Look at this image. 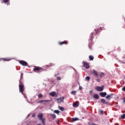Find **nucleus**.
<instances>
[{"instance_id": "9", "label": "nucleus", "mask_w": 125, "mask_h": 125, "mask_svg": "<svg viewBox=\"0 0 125 125\" xmlns=\"http://www.w3.org/2000/svg\"><path fill=\"white\" fill-rule=\"evenodd\" d=\"M67 43H68V41H67L59 42V44L60 45H62V44H67Z\"/></svg>"}, {"instance_id": "19", "label": "nucleus", "mask_w": 125, "mask_h": 125, "mask_svg": "<svg viewBox=\"0 0 125 125\" xmlns=\"http://www.w3.org/2000/svg\"><path fill=\"white\" fill-rule=\"evenodd\" d=\"M42 116H43L42 113H40L38 115V118L39 119H40V120H41L42 119Z\"/></svg>"}, {"instance_id": "37", "label": "nucleus", "mask_w": 125, "mask_h": 125, "mask_svg": "<svg viewBox=\"0 0 125 125\" xmlns=\"http://www.w3.org/2000/svg\"><path fill=\"white\" fill-rule=\"evenodd\" d=\"M122 90H123V91H125V87L122 88Z\"/></svg>"}, {"instance_id": "36", "label": "nucleus", "mask_w": 125, "mask_h": 125, "mask_svg": "<svg viewBox=\"0 0 125 125\" xmlns=\"http://www.w3.org/2000/svg\"><path fill=\"white\" fill-rule=\"evenodd\" d=\"M89 125H96L95 124L93 123H91L90 124H89Z\"/></svg>"}, {"instance_id": "17", "label": "nucleus", "mask_w": 125, "mask_h": 125, "mask_svg": "<svg viewBox=\"0 0 125 125\" xmlns=\"http://www.w3.org/2000/svg\"><path fill=\"white\" fill-rule=\"evenodd\" d=\"M3 2L7 4V5H9L10 3H9V0H3Z\"/></svg>"}, {"instance_id": "11", "label": "nucleus", "mask_w": 125, "mask_h": 125, "mask_svg": "<svg viewBox=\"0 0 125 125\" xmlns=\"http://www.w3.org/2000/svg\"><path fill=\"white\" fill-rule=\"evenodd\" d=\"M104 76H105V74L103 72H100L98 73V77H99V78L101 79H102Z\"/></svg>"}, {"instance_id": "22", "label": "nucleus", "mask_w": 125, "mask_h": 125, "mask_svg": "<svg viewBox=\"0 0 125 125\" xmlns=\"http://www.w3.org/2000/svg\"><path fill=\"white\" fill-rule=\"evenodd\" d=\"M79 119L78 118H72V122H76L77 121H79Z\"/></svg>"}, {"instance_id": "40", "label": "nucleus", "mask_w": 125, "mask_h": 125, "mask_svg": "<svg viewBox=\"0 0 125 125\" xmlns=\"http://www.w3.org/2000/svg\"><path fill=\"white\" fill-rule=\"evenodd\" d=\"M89 48H90V49H91V47H90V46H89Z\"/></svg>"}, {"instance_id": "34", "label": "nucleus", "mask_w": 125, "mask_h": 125, "mask_svg": "<svg viewBox=\"0 0 125 125\" xmlns=\"http://www.w3.org/2000/svg\"><path fill=\"white\" fill-rule=\"evenodd\" d=\"M57 80H58L59 81H60L61 80V78L60 77H57Z\"/></svg>"}, {"instance_id": "26", "label": "nucleus", "mask_w": 125, "mask_h": 125, "mask_svg": "<svg viewBox=\"0 0 125 125\" xmlns=\"http://www.w3.org/2000/svg\"><path fill=\"white\" fill-rule=\"evenodd\" d=\"M38 98H42V94L40 93L38 95Z\"/></svg>"}, {"instance_id": "21", "label": "nucleus", "mask_w": 125, "mask_h": 125, "mask_svg": "<svg viewBox=\"0 0 125 125\" xmlns=\"http://www.w3.org/2000/svg\"><path fill=\"white\" fill-rule=\"evenodd\" d=\"M40 120H42V124L43 125H45V119H44V118H42V119Z\"/></svg>"}, {"instance_id": "39", "label": "nucleus", "mask_w": 125, "mask_h": 125, "mask_svg": "<svg viewBox=\"0 0 125 125\" xmlns=\"http://www.w3.org/2000/svg\"><path fill=\"white\" fill-rule=\"evenodd\" d=\"M123 102H125V98H124Z\"/></svg>"}, {"instance_id": "24", "label": "nucleus", "mask_w": 125, "mask_h": 125, "mask_svg": "<svg viewBox=\"0 0 125 125\" xmlns=\"http://www.w3.org/2000/svg\"><path fill=\"white\" fill-rule=\"evenodd\" d=\"M89 59L90 60H91V61H92L93 60V59H94V57H93V56H89Z\"/></svg>"}, {"instance_id": "16", "label": "nucleus", "mask_w": 125, "mask_h": 125, "mask_svg": "<svg viewBox=\"0 0 125 125\" xmlns=\"http://www.w3.org/2000/svg\"><path fill=\"white\" fill-rule=\"evenodd\" d=\"M114 94H111L110 95H107V96L106 97V99H108V100H110L111 99L110 97L111 96H112Z\"/></svg>"}, {"instance_id": "10", "label": "nucleus", "mask_w": 125, "mask_h": 125, "mask_svg": "<svg viewBox=\"0 0 125 125\" xmlns=\"http://www.w3.org/2000/svg\"><path fill=\"white\" fill-rule=\"evenodd\" d=\"M67 43H68V41H67L59 42V44L60 45H62V44H67Z\"/></svg>"}, {"instance_id": "28", "label": "nucleus", "mask_w": 125, "mask_h": 125, "mask_svg": "<svg viewBox=\"0 0 125 125\" xmlns=\"http://www.w3.org/2000/svg\"><path fill=\"white\" fill-rule=\"evenodd\" d=\"M54 113H55V114H58V115H59V113H60V111L59 110H55Z\"/></svg>"}, {"instance_id": "15", "label": "nucleus", "mask_w": 125, "mask_h": 125, "mask_svg": "<svg viewBox=\"0 0 125 125\" xmlns=\"http://www.w3.org/2000/svg\"><path fill=\"white\" fill-rule=\"evenodd\" d=\"M101 102L103 103V104H106V105L108 104V103L106 102V101L104 99H101Z\"/></svg>"}, {"instance_id": "13", "label": "nucleus", "mask_w": 125, "mask_h": 125, "mask_svg": "<svg viewBox=\"0 0 125 125\" xmlns=\"http://www.w3.org/2000/svg\"><path fill=\"white\" fill-rule=\"evenodd\" d=\"M58 103H61V102H63V100H64L63 98H61L57 99Z\"/></svg>"}, {"instance_id": "1", "label": "nucleus", "mask_w": 125, "mask_h": 125, "mask_svg": "<svg viewBox=\"0 0 125 125\" xmlns=\"http://www.w3.org/2000/svg\"><path fill=\"white\" fill-rule=\"evenodd\" d=\"M22 78H23V73H21V79L19 81V87L20 92H21L22 94H23V92H24V83H23L22 81H21Z\"/></svg>"}, {"instance_id": "43", "label": "nucleus", "mask_w": 125, "mask_h": 125, "mask_svg": "<svg viewBox=\"0 0 125 125\" xmlns=\"http://www.w3.org/2000/svg\"><path fill=\"white\" fill-rule=\"evenodd\" d=\"M57 75H60V74H59V73H58V74H57Z\"/></svg>"}, {"instance_id": "5", "label": "nucleus", "mask_w": 125, "mask_h": 125, "mask_svg": "<svg viewBox=\"0 0 125 125\" xmlns=\"http://www.w3.org/2000/svg\"><path fill=\"white\" fill-rule=\"evenodd\" d=\"M19 63L22 65V66H28V63L24 61H21L19 62Z\"/></svg>"}, {"instance_id": "12", "label": "nucleus", "mask_w": 125, "mask_h": 125, "mask_svg": "<svg viewBox=\"0 0 125 125\" xmlns=\"http://www.w3.org/2000/svg\"><path fill=\"white\" fill-rule=\"evenodd\" d=\"M100 95L102 97H105V96H106V95H107V93H106V92H101L100 93Z\"/></svg>"}, {"instance_id": "38", "label": "nucleus", "mask_w": 125, "mask_h": 125, "mask_svg": "<svg viewBox=\"0 0 125 125\" xmlns=\"http://www.w3.org/2000/svg\"><path fill=\"white\" fill-rule=\"evenodd\" d=\"M82 88H83L82 87V86H80V87H79V89L81 90V89H82Z\"/></svg>"}, {"instance_id": "27", "label": "nucleus", "mask_w": 125, "mask_h": 125, "mask_svg": "<svg viewBox=\"0 0 125 125\" xmlns=\"http://www.w3.org/2000/svg\"><path fill=\"white\" fill-rule=\"evenodd\" d=\"M76 93H77L76 91H71V94H73V95H76Z\"/></svg>"}, {"instance_id": "29", "label": "nucleus", "mask_w": 125, "mask_h": 125, "mask_svg": "<svg viewBox=\"0 0 125 125\" xmlns=\"http://www.w3.org/2000/svg\"><path fill=\"white\" fill-rule=\"evenodd\" d=\"M89 80H90V78L89 76H87V77L85 78V80H86V81H89Z\"/></svg>"}, {"instance_id": "18", "label": "nucleus", "mask_w": 125, "mask_h": 125, "mask_svg": "<svg viewBox=\"0 0 125 125\" xmlns=\"http://www.w3.org/2000/svg\"><path fill=\"white\" fill-rule=\"evenodd\" d=\"M56 93L55 92H52L51 93H49V95L51 96H52L53 97H54L55 96Z\"/></svg>"}, {"instance_id": "6", "label": "nucleus", "mask_w": 125, "mask_h": 125, "mask_svg": "<svg viewBox=\"0 0 125 125\" xmlns=\"http://www.w3.org/2000/svg\"><path fill=\"white\" fill-rule=\"evenodd\" d=\"M92 75H94V76L95 77H97V78H98V72H97V71L95 70H93L92 72Z\"/></svg>"}, {"instance_id": "42", "label": "nucleus", "mask_w": 125, "mask_h": 125, "mask_svg": "<svg viewBox=\"0 0 125 125\" xmlns=\"http://www.w3.org/2000/svg\"><path fill=\"white\" fill-rule=\"evenodd\" d=\"M91 92H92L91 91H90V93H91Z\"/></svg>"}, {"instance_id": "2", "label": "nucleus", "mask_w": 125, "mask_h": 125, "mask_svg": "<svg viewBox=\"0 0 125 125\" xmlns=\"http://www.w3.org/2000/svg\"><path fill=\"white\" fill-rule=\"evenodd\" d=\"M33 71L34 72H36L37 73H40V72H42V71H44V69L40 66H34Z\"/></svg>"}, {"instance_id": "31", "label": "nucleus", "mask_w": 125, "mask_h": 125, "mask_svg": "<svg viewBox=\"0 0 125 125\" xmlns=\"http://www.w3.org/2000/svg\"><path fill=\"white\" fill-rule=\"evenodd\" d=\"M94 35H95V33H92L91 34V35H90V37H91V38H92V37H93V36H94Z\"/></svg>"}, {"instance_id": "7", "label": "nucleus", "mask_w": 125, "mask_h": 125, "mask_svg": "<svg viewBox=\"0 0 125 125\" xmlns=\"http://www.w3.org/2000/svg\"><path fill=\"white\" fill-rule=\"evenodd\" d=\"M102 30H103V27L102 28L101 27H100L98 29H95V34L96 35H97V34H98V33H99V32H101V31H102Z\"/></svg>"}, {"instance_id": "44", "label": "nucleus", "mask_w": 125, "mask_h": 125, "mask_svg": "<svg viewBox=\"0 0 125 125\" xmlns=\"http://www.w3.org/2000/svg\"><path fill=\"white\" fill-rule=\"evenodd\" d=\"M33 117H35V115H33Z\"/></svg>"}, {"instance_id": "3", "label": "nucleus", "mask_w": 125, "mask_h": 125, "mask_svg": "<svg viewBox=\"0 0 125 125\" xmlns=\"http://www.w3.org/2000/svg\"><path fill=\"white\" fill-rule=\"evenodd\" d=\"M83 67L86 69H89V64L85 62H83Z\"/></svg>"}, {"instance_id": "20", "label": "nucleus", "mask_w": 125, "mask_h": 125, "mask_svg": "<svg viewBox=\"0 0 125 125\" xmlns=\"http://www.w3.org/2000/svg\"><path fill=\"white\" fill-rule=\"evenodd\" d=\"M79 103H78L77 102L74 103L73 104V106L74 107H78V106H79Z\"/></svg>"}, {"instance_id": "32", "label": "nucleus", "mask_w": 125, "mask_h": 125, "mask_svg": "<svg viewBox=\"0 0 125 125\" xmlns=\"http://www.w3.org/2000/svg\"><path fill=\"white\" fill-rule=\"evenodd\" d=\"M52 117H53L54 119H55L56 118V115H55V114H52Z\"/></svg>"}, {"instance_id": "30", "label": "nucleus", "mask_w": 125, "mask_h": 125, "mask_svg": "<svg viewBox=\"0 0 125 125\" xmlns=\"http://www.w3.org/2000/svg\"><path fill=\"white\" fill-rule=\"evenodd\" d=\"M122 119H125V114H123L121 115Z\"/></svg>"}, {"instance_id": "8", "label": "nucleus", "mask_w": 125, "mask_h": 125, "mask_svg": "<svg viewBox=\"0 0 125 125\" xmlns=\"http://www.w3.org/2000/svg\"><path fill=\"white\" fill-rule=\"evenodd\" d=\"M10 59H9V58H1L0 59V61H4V62H7V61H10Z\"/></svg>"}, {"instance_id": "25", "label": "nucleus", "mask_w": 125, "mask_h": 125, "mask_svg": "<svg viewBox=\"0 0 125 125\" xmlns=\"http://www.w3.org/2000/svg\"><path fill=\"white\" fill-rule=\"evenodd\" d=\"M58 108L61 110V111H64V107L59 106Z\"/></svg>"}, {"instance_id": "35", "label": "nucleus", "mask_w": 125, "mask_h": 125, "mask_svg": "<svg viewBox=\"0 0 125 125\" xmlns=\"http://www.w3.org/2000/svg\"><path fill=\"white\" fill-rule=\"evenodd\" d=\"M100 113L101 115H103L104 112H103V110H101V111H100Z\"/></svg>"}, {"instance_id": "4", "label": "nucleus", "mask_w": 125, "mask_h": 125, "mask_svg": "<svg viewBox=\"0 0 125 125\" xmlns=\"http://www.w3.org/2000/svg\"><path fill=\"white\" fill-rule=\"evenodd\" d=\"M96 89L97 90V91H103V89H104V86H98L96 87Z\"/></svg>"}, {"instance_id": "23", "label": "nucleus", "mask_w": 125, "mask_h": 125, "mask_svg": "<svg viewBox=\"0 0 125 125\" xmlns=\"http://www.w3.org/2000/svg\"><path fill=\"white\" fill-rule=\"evenodd\" d=\"M48 101H49V100H41L38 103H42V102H48Z\"/></svg>"}, {"instance_id": "41", "label": "nucleus", "mask_w": 125, "mask_h": 125, "mask_svg": "<svg viewBox=\"0 0 125 125\" xmlns=\"http://www.w3.org/2000/svg\"><path fill=\"white\" fill-rule=\"evenodd\" d=\"M55 77H57V74H55Z\"/></svg>"}, {"instance_id": "33", "label": "nucleus", "mask_w": 125, "mask_h": 125, "mask_svg": "<svg viewBox=\"0 0 125 125\" xmlns=\"http://www.w3.org/2000/svg\"><path fill=\"white\" fill-rule=\"evenodd\" d=\"M96 81L98 82V83H100V82H101V80L99 79H96Z\"/></svg>"}, {"instance_id": "14", "label": "nucleus", "mask_w": 125, "mask_h": 125, "mask_svg": "<svg viewBox=\"0 0 125 125\" xmlns=\"http://www.w3.org/2000/svg\"><path fill=\"white\" fill-rule=\"evenodd\" d=\"M93 98H94V99H96V100H98V99H99V95H98V94H95L93 95Z\"/></svg>"}]
</instances>
